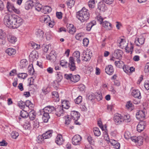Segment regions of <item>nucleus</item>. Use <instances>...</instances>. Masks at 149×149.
I'll use <instances>...</instances> for the list:
<instances>
[{
	"label": "nucleus",
	"mask_w": 149,
	"mask_h": 149,
	"mask_svg": "<svg viewBox=\"0 0 149 149\" xmlns=\"http://www.w3.org/2000/svg\"><path fill=\"white\" fill-rule=\"evenodd\" d=\"M23 20L19 16L15 15L7 14L4 17V24L8 27L16 29L19 27L22 22Z\"/></svg>",
	"instance_id": "nucleus-1"
},
{
	"label": "nucleus",
	"mask_w": 149,
	"mask_h": 149,
	"mask_svg": "<svg viewBox=\"0 0 149 149\" xmlns=\"http://www.w3.org/2000/svg\"><path fill=\"white\" fill-rule=\"evenodd\" d=\"M77 18L82 22L87 21L89 18V13L88 10L83 7L81 10L77 12Z\"/></svg>",
	"instance_id": "nucleus-2"
},
{
	"label": "nucleus",
	"mask_w": 149,
	"mask_h": 149,
	"mask_svg": "<svg viewBox=\"0 0 149 149\" xmlns=\"http://www.w3.org/2000/svg\"><path fill=\"white\" fill-rule=\"evenodd\" d=\"M70 115L74 121V123L76 125H80V123L77 121L80 116V114L78 112L75 111H72Z\"/></svg>",
	"instance_id": "nucleus-3"
},
{
	"label": "nucleus",
	"mask_w": 149,
	"mask_h": 149,
	"mask_svg": "<svg viewBox=\"0 0 149 149\" xmlns=\"http://www.w3.org/2000/svg\"><path fill=\"white\" fill-rule=\"evenodd\" d=\"M113 120L115 124L118 125L124 122L125 120L123 118V116L121 114L117 113L115 114L113 117Z\"/></svg>",
	"instance_id": "nucleus-4"
},
{
	"label": "nucleus",
	"mask_w": 149,
	"mask_h": 149,
	"mask_svg": "<svg viewBox=\"0 0 149 149\" xmlns=\"http://www.w3.org/2000/svg\"><path fill=\"white\" fill-rule=\"evenodd\" d=\"M7 8L9 11L12 12L13 11L15 13L17 14H19L20 11L18 9H16L14 7L13 4L9 2H8L7 4Z\"/></svg>",
	"instance_id": "nucleus-5"
},
{
	"label": "nucleus",
	"mask_w": 149,
	"mask_h": 149,
	"mask_svg": "<svg viewBox=\"0 0 149 149\" xmlns=\"http://www.w3.org/2000/svg\"><path fill=\"white\" fill-rule=\"evenodd\" d=\"M55 108L52 106H48L45 107L43 109L40 111V112H45L46 113H53L55 111Z\"/></svg>",
	"instance_id": "nucleus-6"
},
{
	"label": "nucleus",
	"mask_w": 149,
	"mask_h": 149,
	"mask_svg": "<svg viewBox=\"0 0 149 149\" xmlns=\"http://www.w3.org/2000/svg\"><path fill=\"white\" fill-rule=\"evenodd\" d=\"M81 137L79 135L74 136L72 139V143L74 145H79L80 144Z\"/></svg>",
	"instance_id": "nucleus-7"
},
{
	"label": "nucleus",
	"mask_w": 149,
	"mask_h": 149,
	"mask_svg": "<svg viewBox=\"0 0 149 149\" xmlns=\"http://www.w3.org/2000/svg\"><path fill=\"white\" fill-rule=\"evenodd\" d=\"M82 55H83L82 56L84 58L82 60L87 61H89L91 58V57L92 56V53L91 51L88 52H84Z\"/></svg>",
	"instance_id": "nucleus-8"
},
{
	"label": "nucleus",
	"mask_w": 149,
	"mask_h": 149,
	"mask_svg": "<svg viewBox=\"0 0 149 149\" xmlns=\"http://www.w3.org/2000/svg\"><path fill=\"white\" fill-rule=\"evenodd\" d=\"M75 61L74 60L73 58L70 57L69 58V62L68 64V67L70 70L74 71L76 69V67Z\"/></svg>",
	"instance_id": "nucleus-9"
},
{
	"label": "nucleus",
	"mask_w": 149,
	"mask_h": 149,
	"mask_svg": "<svg viewBox=\"0 0 149 149\" xmlns=\"http://www.w3.org/2000/svg\"><path fill=\"white\" fill-rule=\"evenodd\" d=\"M145 40V38L142 36L140 38H137L135 39L134 43L136 46H139L144 44Z\"/></svg>",
	"instance_id": "nucleus-10"
},
{
	"label": "nucleus",
	"mask_w": 149,
	"mask_h": 149,
	"mask_svg": "<svg viewBox=\"0 0 149 149\" xmlns=\"http://www.w3.org/2000/svg\"><path fill=\"white\" fill-rule=\"evenodd\" d=\"M145 117V112L143 111L140 110L137 112L136 114V117L137 119L141 121H143Z\"/></svg>",
	"instance_id": "nucleus-11"
},
{
	"label": "nucleus",
	"mask_w": 149,
	"mask_h": 149,
	"mask_svg": "<svg viewBox=\"0 0 149 149\" xmlns=\"http://www.w3.org/2000/svg\"><path fill=\"white\" fill-rule=\"evenodd\" d=\"M146 122L145 121H141L137 127V131L139 132H141L143 131L146 125Z\"/></svg>",
	"instance_id": "nucleus-12"
},
{
	"label": "nucleus",
	"mask_w": 149,
	"mask_h": 149,
	"mask_svg": "<svg viewBox=\"0 0 149 149\" xmlns=\"http://www.w3.org/2000/svg\"><path fill=\"white\" fill-rule=\"evenodd\" d=\"M56 55L54 51H52L49 54L46 56L47 58L52 62L54 61L56 58Z\"/></svg>",
	"instance_id": "nucleus-13"
},
{
	"label": "nucleus",
	"mask_w": 149,
	"mask_h": 149,
	"mask_svg": "<svg viewBox=\"0 0 149 149\" xmlns=\"http://www.w3.org/2000/svg\"><path fill=\"white\" fill-rule=\"evenodd\" d=\"M105 70V72L107 74L109 75H111L113 73L114 69L113 66L111 65H110L106 66Z\"/></svg>",
	"instance_id": "nucleus-14"
},
{
	"label": "nucleus",
	"mask_w": 149,
	"mask_h": 149,
	"mask_svg": "<svg viewBox=\"0 0 149 149\" xmlns=\"http://www.w3.org/2000/svg\"><path fill=\"white\" fill-rule=\"evenodd\" d=\"M71 57L73 58L74 60H76L78 64L81 63V60L80 59V53L79 52H75L73 54V56Z\"/></svg>",
	"instance_id": "nucleus-15"
},
{
	"label": "nucleus",
	"mask_w": 149,
	"mask_h": 149,
	"mask_svg": "<svg viewBox=\"0 0 149 149\" xmlns=\"http://www.w3.org/2000/svg\"><path fill=\"white\" fill-rule=\"evenodd\" d=\"M55 114L58 116L59 117L63 113V110L62 107L60 106H58L56 108H55Z\"/></svg>",
	"instance_id": "nucleus-16"
},
{
	"label": "nucleus",
	"mask_w": 149,
	"mask_h": 149,
	"mask_svg": "<svg viewBox=\"0 0 149 149\" xmlns=\"http://www.w3.org/2000/svg\"><path fill=\"white\" fill-rule=\"evenodd\" d=\"M118 45L121 48H125V49L127 45V43L123 39H120L118 40Z\"/></svg>",
	"instance_id": "nucleus-17"
},
{
	"label": "nucleus",
	"mask_w": 149,
	"mask_h": 149,
	"mask_svg": "<svg viewBox=\"0 0 149 149\" xmlns=\"http://www.w3.org/2000/svg\"><path fill=\"white\" fill-rule=\"evenodd\" d=\"M29 56L31 61L36 60L38 58V54L36 51H33L31 53Z\"/></svg>",
	"instance_id": "nucleus-18"
},
{
	"label": "nucleus",
	"mask_w": 149,
	"mask_h": 149,
	"mask_svg": "<svg viewBox=\"0 0 149 149\" xmlns=\"http://www.w3.org/2000/svg\"><path fill=\"white\" fill-rule=\"evenodd\" d=\"M36 35L38 38L41 40L43 38L44 32L41 29H38L36 31Z\"/></svg>",
	"instance_id": "nucleus-19"
},
{
	"label": "nucleus",
	"mask_w": 149,
	"mask_h": 149,
	"mask_svg": "<svg viewBox=\"0 0 149 149\" xmlns=\"http://www.w3.org/2000/svg\"><path fill=\"white\" fill-rule=\"evenodd\" d=\"M63 141V140L62 135L61 134H58L55 140L56 143L58 145H61L62 144Z\"/></svg>",
	"instance_id": "nucleus-20"
},
{
	"label": "nucleus",
	"mask_w": 149,
	"mask_h": 149,
	"mask_svg": "<svg viewBox=\"0 0 149 149\" xmlns=\"http://www.w3.org/2000/svg\"><path fill=\"white\" fill-rule=\"evenodd\" d=\"M132 95L136 98L140 99L141 98L140 93L138 89L133 90L132 92Z\"/></svg>",
	"instance_id": "nucleus-21"
},
{
	"label": "nucleus",
	"mask_w": 149,
	"mask_h": 149,
	"mask_svg": "<svg viewBox=\"0 0 149 149\" xmlns=\"http://www.w3.org/2000/svg\"><path fill=\"white\" fill-rule=\"evenodd\" d=\"M102 26L106 29L110 30L112 28L111 25L108 21H105L103 22L102 24Z\"/></svg>",
	"instance_id": "nucleus-22"
},
{
	"label": "nucleus",
	"mask_w": 149,
	"mask_h": 149,
	"mask_svg": "<svg viewBox=\"0 0 149 149\" xmlns=\"http://www.w3.org/2000/svg\"><path fill=\"white\" fill-rule=\"evenodd\" d=\"M25 109L27 110L29 109L32 110L33 107V104H32L31 101L29 100H26L25 102Z\"/></svg>",
	"instance_id": "nucleus-23"
},
{
	"label": "nucleus",
	"mask_w": 149,
	"mask_h": 149,
	"mask_svg": "<svg viewBox=\"0 0 149 149\" xmlns=\"http://www.w3.org/2000/svg\"><path fill=\"white\" fill-rule=\"evenodd\" d=\"M41 10V12L44 14H46L50 12L52 10V9L50 6H46L43 7Z\"/></svg>",
	"instance_id": "nucleus-24"
},
{
	"label": "nucleus",
	"mask_w": 149,
	"mask_h": 149,
	"mask_svg": "<svg viewBox=\"0 0 149 149\" xmlns=\"http://www.w3.org/2000/svg\"><path fill=\"white\" fill-rule=\"evenodd\" d=\"M41 115H42V119L44 122L47 123L48 122L50 117L48 113H46L45 112H40Z\"/></svg>",
	"instance_id": "nucleus-25"
},
{
	"label": "nucleus",
	"mask_w": 149,
	"mask_h": 149,
	"mask_svg": "<svg viewBox=\"0 0 149 149\" xmlns=\"http://www.w3.org/2000/svg\"><path fill=\"white\" fill-rule=\"evenodd\" d=\"M122 51L119 49H116L115 50L114 55L116 58L119 59L122 56Z\"/></svg>",
	"instance_id": "nucleus-26"
},
{
	"label": "nucleus",
	"mask_w": 149,
	"mask_h": 149,
	"mask_svg": "<svg viewBox=\"0 0 149 149\" xmlns=\"http://www.w3.org/2000/svg\"><path fill=\"white\" fill-rule=\"evenodd\" d=\"M41 20L42 22H44L45 23H47L50 21V17L48 15L43 16L41 17Z\"/></svg>",
	"instance_id": "nucleus-27"
},
{
	"label": "nucleus",
	"mask_w": 149,
	"mask_h": 149,
	"mask_svg": "<svg viewBox=\"0 0 149 149\" xmlns=\"http://www.w3.org/2000/svg\"><path fill=\"white\" fill-rule=\"evenodd\" d=\"M34 5V3L33 1L31 0L28 1L26 2V6L25 7V9L28 10L31 8Z\"/></svg>",
	"instance_id": "nucleus-28"
},
{
	"label": "nucleus",
	"mask_w": 149,
	"mask_h": 149,
	"mask_svg": "<svg viewBox=\"0 0 149 149\" xmlns=\"http://www.w3.org/2000/svg\"><path fill=\"white\" fill-rule=\"evenodd\" d=\"M52 131L50 130L43 134L44 139H48L50 138L52 135Z\"/></svg>",
	"instance_id": "nucleus-29"
},
{
	"label": "nucleus",
	"mask_w": 149,
	"mask_h": 149,
	"mask_svg": "<svg viewBox=\"0 0 149 149\" xmlns=\"http://www.w3.org/2000/svg\"><path fill=\"white\" fill-rule=\"evenodd\" d=\"M29 118L31 120H33L35 119L36 117V113L35 111L33 110V109L31 110L29 112V113L28 114Z\"/></svg>",
	"instance_id": "nucleus-30"
},
{
	"label": "nucleus",
	"mask_w": 149,
	"mask_h": 149,
	"mask_svg": "<svg viewBox=\"0 0 149 149\" xmlns=\"http://www.w3.org/2000/svg\"><path fill=\"white\" fill-rule=\"evenodd\" d=\"M6 52L9 55L11 56L15 54L16 52L15 49L13 48H9L6 49Z\"/></svg>",
	"instance_id": "nucleus-31"
},
{
	"label": "nucleus",
	"mask_w": 149,
	"mask_h": 149,
	"mask_svg": "<svg viewBox=\"0 0 149 149\" xmlns=\"http://www.w3.org/2000/svg\"><path fill=\"white\" fill-rule=\"evenodd\" d=\"M62 107L68 109L70 107V103L68 101L64 100L62 103Z\"/></svg>",
	"instance_id": "nucleus-32"
},
{
	"label": "nucleus",
	"mask_w": 149,
	"mask_h": 149,
	"mask_svg": "<svg viewBox=\"0 0 149 149\" xmlns=\"http://www.w3.org/2000/svg\"><path fill=\"white\" fill-rule=\"evenodd\" d=\"M68 32L71 34H73L76 32V29L72 24H70V26L68 28Z\"/></svg>",
	"instance_id": "nucleus-33"
},
{
	"label": "nucleus",
	"mask_w": 149,
	"mask_h": 149,
	"mask_svg": "<svg viewBox=\"0 0 149 149\" xmlns=\"http://www.w3.org/2000/svg\"><path fill=\"white\" fill-rule=\"evenodd\" d=\"M96 24V22L95 21L93 20L89 23L86 27V30L88 31H90L92 26Z\"/></svg>",
	"instance_id": "nucleus-34"
},
{
	"label": "nucleus",
	"mask_w": 149,
	"mask_h": 149,
	"mask_svg": "<svg viewBox=\"0 0 149 149\" xmlns=\"http://www.w3.org/2000/svg\"><path fill=\"white\" fill-rule=\"evenodd\" d=\"M7 38L8 41L12 43H15L16 41V38L15 37L11 35L8 36Z\"/></svg>",
	"instance_id": "nucleus-35"
},
{
	"label": "nucleus",
	"mask_w": 149,
	"mask_h": 149,
	"mask_svg": "<svg viewBox=\"0 0 149 149\" xmlns=\"http://www.w3.org/2000/svg\"><path fill=\"white\" fill-rule=\"evenodd\" d=\"M28 62L26 59L22 60L20 62V66L21 68L25 67L28 65Z\"/></svg>",
	"instance_id": "nucleus-36"
},
{
	"label": "nucleus",
	"mask_w": 149,
	"mask_h": 149,
	"mask_svg": "<svg viewBox=\"0 0 149 149\" xmlns=\"http://www.w3.org/2000/svg\"><path fill=\"white\" fill-rule=\"evenodd\" d=\"M80 79V76L79 75H72L71 81L74 82L78 81Z\"/></svg>",
	"instance_id": "nucleus-37"
},
{
	"label": "nucleus",
	"mask_w": 149,
	"mask_h": 149,
	"mask_svg": "<svg viewBox=\"0 0 149 149\" xmlns=\"http://www.w3.org/2000/svg\"><path fill=\"white\" fill-rule=\"evenodd\" d=\"M84 36L83 33H80L76 34L75 36V38L77 40L81 41Z\"/></svg>",
	"instance_id": "nucleus-38"
},
{
	"label": "nucleus",
	"mask_w": 149,
	"mask_h": 149,
	"mask_svg": "<svg viewBox=\"0 0 149 149\" xmlns=\"http://www.w3.org/2000/svg\"><path fill=\"white\" fill-rule=\"evenodd\" d=\"M105 4L102 2H100L98 4L97 8L100 11H103L104 10Z\"/></svg>",
	"instance_id": "nucleus-39"
},
{
	"label": "nucleus",
	"mask_w": 149,
	"mask_h": 149,
	"mask_svg": "<svg viewBox=\"0 0 149 149\" xmlns=\"http://www.w3.org/2000/svg\"><path fill=\"white\" fill-rule=\"evenodd\" d=\"M93 131L94 135L96 136H98L101 134V132L99 129L97 127H95L93 128Z\"/></svg>",
	"instance_id": "nucleus-40"
},
{
	"label": "nucleus",
	"mask_w": 149,
	"mask_h": 149,
	"mask_svg": "<svg viewBox=\"0 0 149 149\" xmlns=\"http://www.w3.org/2000/svg\"><path fill=\"white\" fill-rule=\"evenodd\" d=\"M68 1L67 2V4L68 7L70 8L74 6L75 1L74 0H68Z\"/></svg>",
	"instance_id": "nucleus-41"
},
{
	"label": "nucleus",
	"mask_w": 149,
	"mask_h": 149,
	"mask_svg": "<svg viewBox=\"0 0 149 149\" xmlns=\"http://www.w3.org/2000/svg\"><path fill=\"white\" fill-rule=\"evenodd\" d=\"M95 0H90L88 2V5L90 8H93L95 6Z\"/></svg>",
	"instance_id": "nucleus-42"
},
{
	"label": "nucleus",
	"mask_w": 149,
	"mask_h": 149,
	"mask_svg": "<svg viewBox=\"0 0 149 149\" xmlns=\"http://www.w3.org/2000/svg\"><path fill=\"white\" fill-rule=\"evenodd\" d=\"M56 81L57 82H59L61 81L63 79V76L60 72H57L56 75Z\"/></svg>",
	"instance_id": "nucleus-43"
},
{
	"label": "nucleus",
	"mask_w": 149,
	"mask_h": 149,
	"mask_svg": "<svg viewBox=\"0 0 149 149\" xmlns=\"http://www.w3.org/2000/svg\"><path fill=\"white\" fill-rule=\"evenodd\" d=\"M20 116L22 118H26L28 116V113L26 111L23 110L20 112Z\"/></svg>",
	"instance_id": "nucleus-44"
},
{
	"label": "nucleus",
	"mask_w": 149,
	"mask_h": 149,
	"mask_svg": "<svg viewBox=\"0 0 149 149\" xmlns=\"http://www.w3.org/2000/svg\"><path fill=\"white\" fill-rule=\"evenodd\" d=\"M39 122L38 120H36L33 121V129H36L38 128L39 126Z\"/></svg>",
	"instance_id": "nucleus-45"
},
{
	"label": "nucleus",
	"mask_w": 149,
	"mask_h": 149,
	"mask_svg": "<svg viewBox=\"0 0 149 149\" xmlns=\"http://www.w3.org/2000/svg\"><path fill=\"white\" fill-rule=\"evenodd\" d=\"M42 6L39 3H36V4L35 9L38 11H41L42 8Z\"/></svg>",
	"instance_id": "nucleus-46"
},
{
	"label": "nucleus",
	"mask_w": 149,
	"mask_h": 149,
	"mask_svg": "<svg viewBox=\"0 0 149 149\" xmlns=\"http://www.w3.org/2000/svg\"><path fill=\"white\" fill-rule=\"evenodd\" d=\"M123 119L125 120L124 122H129L130 121L131 118L129 115H125L124 116H123Z\"/></svg>",
	"instance_id": "nucleus-47"
},
{
	"label": "nucleus",
	"mask_w": 149,
	"mask_h": 149,
	"mask_svg": "<svg viewBox=\"0 0 149 149\" xmlns=\"http://www.w3.org/2000/svg\"><path fill=\"white\" fill-rule=\"evenodd\" d=\"M19 135V134L18 132L15 131H13L11 134V137L14 139H16Z\"/></svg>",
	"instance_id": "nucleus-48"
},
{
	"label": "nucleus",
	"mask_w": 149,
	"mask_h": 149,
	"mask_svg": "<svg viewBox=\"0 0 149 149\" xmlns=\"http://www.w3.org/2000/svg\"><path fill=\"white\" fill-rule=\"evenodd\" d=\"M71 119L70 118L69 116H67L65 117V124L68 125L71 122Z\"/></svg>",
	"instance_id": "nucleus-49"
},
{
	"label": "nucleus",
	"mask_w": 149,
	"mask_h": 149,
	"mask_svg": "<svg viewBox=\"0 0 149 149\" xmlns=\"http://www.w3.org/2000/svg\"><path fill=\"white\" fill-rule=\"evenodd\" d=\"M18 106L21 109H23L25 108V103L24 102L21 101L18 102Z\"/></svg>",
	"instance_id": "nucleus-50"
},
{
	"label": "nucleus",
	"mask_w": 149,
	"mask_h": 149,
	"mask_svg": "<svg viewBox=\"0 0 149 149\" xmlns=\"http://www.w3.org/2000/svg\"><path fill=\"white\" fill-rule=\"evenodd\" d=\"M134 47L132 45H131V46L129 49V47H127V46L125 49V50L126 51V52L127 53H129L130 52H131V54L132 53V52L133 51Z\"/></svg>",
	"instance_id": "nucleus-51"
},
{
	"label": "nucleus",
	"mask_w": 149,
	"mask_h": 149,
	"mask_svg": "<svg viewBox=\"0 0 149 149\" xmlns=\"http://www.w3.org/2000/svg\"><path fill=\"white\" fill-rule=\"evenodd\" d=\"M96 99L98 101L102 100V97L101 93H97L95 95Z\"/></svg>",
	"instance_id": "nucleus-52"
},
{
	"label": "nucleus",
	"mask_w": 149,
	"mask_h": 149,
	"mask_svg": "<svg viewBox=\"0 0 149 149\" xmlns=\"http://www.w3.org/2000/svg\"><path fill=\"white\" fill-rule=\"evenodd\" d=\"M82 101V97L81 96H78L74 100L75 103L76 104H79Z\"/></svg>",
	"instance_id": "nucleus-53"
},
{
	"label": "nucleus",
	"mask_w": 149,
	"mask_h": 149,
	"mask_svg": "<svg viewBox=\"0 0 149 149\" xmlns=\"http://www.w3.org/2000/svg\"><path fill=\"white\" fill-rule=\"evenodd\" d=\"M116 66L119 68H120L122 66V64H123V62L121 61H116L115 62Z\"/></svg>",
	"instance_id": "nucleus-54"
},
{
	"label": "nucleus",
	"mask_w": 149,
	"mask_h": 149,
	"mask_svg": "<svg viewBox=\"0 0 149 149\" xmlns=\"http://www.w3.org/2000/svg\"><path fill=\"white\" fill-rule=\"evenodd\" d=\"M27 74L25 73H19L18 74V77L24 79L27 77Z\"/></svg>",
	"instance_id": "nucleus-55"
},
{
	"label": "nucleus",
	"mask_w": 149,
	"mask_h": 149,
	"mask_svg": "<svg viewBox=\"0 0 149 149\" xmlns=\"http://www.w3.org/2000/svg\"><path fill=\"white\" fill-rule=\"evenodd\" d=\"M124 71L126 73H128L129 72V67L127 65H124L123 67Z\"/></svg>",
	"instance_id": "nucleus-56"
},
{
	"label": "nucleus",
	"mask_w": 149,
	"mask_h": 149,
	"mask_svg": "<svg viewBox=\"0 0 149 149\" xmlns=\"http://www.w3.org/2000/svg\"><path fill=\"white\" fill-rule=\"evenodd\" d=\"M143 143V139L141 137L139 136L138 138V140L136 142L137 144L139 146L142 145Z\"/></svg>",
	"instance_id": "nucleus-57"
},
{
	"label": "nucleus",
	"mask_w": 149,
	"mask_h": 149,
	"mask_svg": "<svg viewBox=\"0 0 149 149\" xmlns=\"http://www.w3.org/2000/svg\"><path fill=\"white\" fill-rule=\"evenodd\" d=\"M28 72L30 73V74L33 75L34 72V69L32 66H29L28 67Z\"/></svg>",
	"instance_id": "nucleus-58"
},
{
	"label": "nucleus",
	"mask_w": 149,
	"mask_h": 149,
	"mask_svg": "<svg viewBox=\"0 0 149 149\" xmlns=\"http://www.w3.org/2000/svg\"><path fill=\"white\" fill-rule=\"evenodd\" d=\"M6 35L5 32L1 29H0V38L3 39L5 37Z\"/></svg>",
	"instance_id": "nucleus-59"
},
{
	"label": "nucleus",
	"mask_w": 149,
	"mask_h": 149,
	"mask_svg": "<svg viewBox=\"0 0 149 149\" xmlns=\"http://www.w3.org/2000/svg\"><path fill=\"white\" fill-rule=\"evenodd\" d=\"M124 136L125 138L127 139H128L131 137L130 134L128 132H125L124 134Z\"/></svg>",
	"instance_id": "nucleus-60"
},
{
	"label": "nucleus",
	"mask_w": 149,
	"mask_h": 149,
	"mask_svg": "<svg viewBox=\"0 0 149 149\" xmlns=\"http://www.w3.org/2000/svg\"><path fill=\"white\" fill-rule=\"evenodd\" d=\"M24 127L26 129L30 130L31 128L30 123L29 122L26 123L24 125Z\"/></svg>",
	"instance_id": "nucleus-61"
},
{
	"label": "nucleus",
	"mask_w": 149,
	"mask_h": 149,
	"mask_svg": "<svg viewBox=\"0 0 149 149\" xmlns=\"http://www.w3.org/2000/svg\"><path fill=\"white\" fill-rule=\"evenodd\" d=\"M96 18L98 21H99L100 24H101L102 22H103V18L100 15H97Z\"/></svg>",
	"instance_id": "nucleus-62"
},
{
	"label": "nucleus",
	"mask_w": 149,
	"mask_h": 149,
	"mask_svg": "<svg viewBox=\"0 0 149 149\" xmlns=\"http://www.w3.org/2000/svg\"><path fill=\"white\" fill-rule=\"evenodd\" d=\"M89 43V40L87 38H84L83 40V44L84 46H87Z\"/></svg>",
	"instance_id": "nucleus-63"
},
{
	"label": "nucleus",
	"mask_w": 149,
	"mask_h": 149,
	"mask_svg": "<svg viewBox=\"0 0 149 149\" xmlns=\"http://www.w3.org/2000/svg\"><path fill=\"white\" fill-rule=\"evenodd\" d=\"M72 74H65L64 75V77L65 78L67 79H69L71 81V78H72Z\"/></svg>",
	"instance_id": "nucleus-64"
}]
</instances>
